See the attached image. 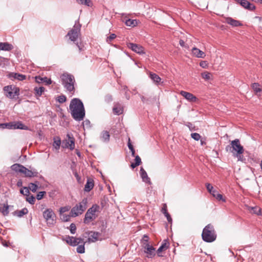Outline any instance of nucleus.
<instances>
[{
  "label": "nucleus",
  "mask_w": 262,
  "mask_h": 262,
  "mask_svg": "<svg viewBox=\"0 0 262 262\" xmlns=\"http://www.w3.org/2000/svg\"><path fill=\"white\" fill-rule=\"evenodd\" d=\"M100 139L104 142H108L110 139V135L108 131L103 130L100 134Z\"/></svg>",
  "instance_id": "obj_28"
},
{
  "label": "nucleus",
  "mask_w": 262,
  "mask_h": 262,
  "mask_svg": "<svg viewBox=\"0 0 262 262\" xmlns=\"http://www.w3.org/2000/svg\"><path fill=\"white\" fill-rule=\"evenodd\" d=\"M99 209V206L97 204H94L88 210L87 212H88L89 213H92L94 215H96L95 213L98 211Z\"/></svg>",
  "instance_id": "obj_33"
},
{
  "label": "nucleus",
  "mask_w": 262,
  "mask_h": 262,
  "mask_svg": "<svg viewBox=\"0 0 262 262\" xmlns=\"http://www.w3.org/2000/svg\"><path fill=\"white\" fill-rule=\"evenodd\" d=\"M28 213V210L27 208H24L20 210L15 211L13 214L19 217H22L24 215L27 214Z\"/></svg>",
  "instance_id": "obj_30"
},
{
  "label": "nucleus",
  "mask_w": 262,
  "mask_h": 262,
  "mask_svg": "<svg viewBox=\"0 0 262 262\" xmlns=\"http://www.w3.org/2000/svg\"><path fill=\"white\" fill-rule=\"evenodd\" d=\"M113 111L115 115H119L123 113V108L120 103L117 102L114 103Z\"/></svg>",
  "instance_id": "obj_22"
},
{
  "label": "nucleus",
  "mask_w": 262,
  "mask_h": 262,
  "mask_svg": "<svg viewBox=\"0 0 262 262\" xmlns=\"http://www.w3.org/2000/svg\"><path fill=\"white\" fill-rule=\"evenodd\" d=\"M161 212L165 215L168 213L167 206L166 204H164L161 209Z\"/></svg>",
  "instance_id": "obj_59"
},
{
  "label": "nucleus",
  "mask_w": 262,
  "mask_h": 262,
  "mask_svg": "<svg viewBox=\"0 0 262 262\" xmlns=\"http://www.w3.org/2000/svg\"><path fill=\"white\" fill-rule=\"evenodd\" d=\"M5 96L11 99L16 100L20 94V89L14 85H9L4 87Z\"/></svg>",
  "instance_id": "obj_6"
},
{
  "label": "nucleus",
  "mask_w": 262,
  "mask_h": 262,
  "mask_svg": "<svg viewBox=\"0 0 262 262\" xmlns=\"http://www.w3.org/2000/svg\"><path fill=\"white\" fill-rule=\"evenodd\" d=\"M85 243L84 240H83L82 243H80V244L78 245L76 249V251L78 253L82 254L85 252Z\"/></svg>",
  "instance_id": "obj_32"
},
{
  "label": "nucleus",
  "mask_w": 262,
  "mask_h": 262,
  "mask_svg": "<svg viewBox=\"0 0 262 262\" xmlns=\"http://www.w3.org/2000/svg\"><path fill=\"white\" fill-rule=\"evenodd\" d=\"M191 52L192 54L197 58H204L206 56L205 53L203 51L196 47H193L192 49Z\"/></svg>",
  "instance_id": "obj_20"
},
{
  "label": "nucleus",
  "mask_w": 262,
  "mask_h": 262,
  "mask_svg": "<svg viewBox=\"0 0 262 262\" xmlns=\"http://www.w3.org/2000/svg\"><path fill=\"white\" fill-rule=\"evenodd\" d=\"M29 188L33 192H35L36 191V190L38 188V186L36 184L33 183H30L29 184Z\"/></svg>",
  "instance_id": "obj_46"
},
{
  "label": "nucleus",
  "mask_w": 262,
  "mask_h": 262,
  "mask_svg": "<svg viewBox=\"0 0 262 262\" xmlns=\"http://www.w3.org/2000/svg\"><path fill=\"white\" fill-rule=\"evenodd\" d=\"M206 188L207 190L211 193L212 191H213L214 189L213 188V187L209 183L206 184Z\"/></svg>",
  "instance_id": "obj_58"
},
{
  "label": "nucleus",
  "mask_w": 262,
  "mask_h": 262,
  "mask_svg": "<svg viewBox=\"0 0 262 262\" xmlns=\"http://www.w3.org/2000/svg\"><path fill=\"white\" fill-rule=\"evenodd\" d=\"M127 46L129 49L138 54H143L145 53L144 48L140 45L129 42L127 44Z\"/></svg>",
  "instance_id": "obj_13"
},
{
  "label": "nucleus",
  "mask_w": 262,
  "mask_h": 262,
  "mask_svg": "<svg viewBox=\"0 0 262 262\" xmlns=\"http://www.w3.org/2000/svg\"><path fill=\"white\" fill-rule=\"evenodd\" d=\"M135 163L138 165H140L141 163V159L138 155H135Z\"/></svg>",
  "instance_id": "obj_56"
},
{
  "label": "nucleus",
  "mask_w": 262,
  "mask_h": 262,
  "mask_svg": "<svg viewBox=\"0 0 262 262\" xmlns=\"http://www.w3.org/2000/svg\"><path fill=\"white\" fill-rule=\"evenodd\" d=\"M105 101L110 103L113 101V96L111 94H107L104 98Z\"/></svg>",
  "instance_id": "obj_55"
},
{
  "label": "nucleus",
  "mask_w": 262,
  "mask_h": 262,
  "mask_svg": "<svg viewBox=\"0 0 262 262\" xmlns=\"http://www.w3.org/2000/svg\"><path fill=\"white\" fill-rule=\"evenodd\" d=\"M127 146L129 148V149L131 151V155L132 157H135V150L134 148V146L133 145H132L131 142H130V138H128V142H127Z\"/></svg>",
  "instance_id": "obj_40"
},
{
  "label": "nucleus",
  "mask_w": 262,
  "mask_h": 262,
  "mask_svg": "<svg viewBox=\"0 0 262 262\" xmlns=\"http://www.w3.org/2000/svg\"><path fill=\"white\" fill-rule=\"evenodd\" d=\"M12 129H19L23 130H29L28 126L24 125L21 121L12 122Z\"/></svg>",
  "instance_id": "obj_17"
},
{
  "label": "nucleus",
  "mask_w": 262,
  "mask_h": 262,
  "mask_svg": "<svg viewBox=\"0 0 262 262\" xmlns=\"http://www.w3.org/2000/svg\"><path fill=\"white\" fill-rule=\"evenodd\" d=\"M94 181L92 179H88L84 186V190L86 192L90 191L94 187Z\"/></svg>",
  "instance_id": "obj_27"
},
{
  "label": "nucleus",
  "mask_w": 262,
  "mask_h": 262,
  "mask_svg": "<svg viewBox=\"0 0 262 262\" xmlns=\"http://www.w3.org/2000/svg\"><path fill=\"white\" fill-rule=\"evenodd\" d=\"M97 217V215L89 213V212L86 211L83 219V223L85 224H89L91 221L95 220Z\"/></svg>",
  "instance_id": "obj_21"
},
{
  "label": "nucleus",
  "mask_w": 262,
  "mask_h": 262,
  "mask_svg": "<svg viewBox=\"0 0 262 262\" xmlns=\"http://www.w3.org/2000/svg\"><path fill=\"white\" fill-rule=\"evenodd\" d=\"M9 78L11 79L13 78L19 81H23L26 79V76L18 73L11 72L9 74Z\"/></svg>",
  "instance_id": "obj_18"
},
{
  "label": "nucleus",
  "mask_w": 262,
  "mask_h": 262,
  "mask_svg": "<svg viewBox=\"0 0 262 262\" xmlns=\"http://www.w3.org/2000/svg\"><path fill=\"white\" fill-rule=\"evenodd\" d=\"M35 91V94L36 96H40L42 95V93L44 92L45 89L43 86L39 87H35L34 89Z\"/></svg>",
  "instance_id": "obj_34"
},
{
  "label": "nucleus",
  "mask_w": 262,
  "mask_h": 262,
  "mask_svg": "<svg viewBox=\"0 0 262 262\" xmlns=\"http://www.w3.org/2000/svg\"><path fill=\"white\" fill-rule=\"evenodd\" d=\"M101 226L100 227V230L101 232L105 233L106 231V229L107 228V224L106 222H104L103 221L101 222Z\"/></svg>",
  "instance_id": "obj_53"
},
{
  "label": "nucleus",
  "mask_w": 262,
  "mask_h": 262,
  "mask_svg": "<svg viewBox=\"0 0 262 262\" xmlns=\"http://www.w3.org/2000/svg\"><path fill=\"white\" fill-rule=\"evenodd\" d=\"M226 23L232 27H238L242 26V24L239 21L235 20L230 17H228L226 18Z\"/></svg>",
  "instance_id": "obj_23"
},
{
  "label": "nucleus",
  "mask_w": 262,
  "mask_h": 262,
  "mask_svg": "<svg viewBox=\"0 0 262 262\" xmlns=\"http://www.w3.org/2000/svg\"><path fill=\"white\" fill-rule=\"evenodd\" d=\"M23 189L25 190L24 191L25 195L29 196V194H30L29 188L27 187H23Z\"/></svg>",
  "instance_id": "obj_62"
},
{
  "label": "nucleus",
  "mask_w": 262,
  "mask_h": 262,
  "mask_svg": "<svg viewBox=\"0 0 262 262\" xmlns=\"http://www.w3.org/2000/svg\"><path fill=\"white\" fill-rule=\"evenodd\" d=\"M179 44L182 47H185L186 48H188V46H186L185 45V42L183 40L180 39L179 40Z\"/></svg>",
  "instance_id": "obj_63"
},
{
  "label": "nucleus",
  "mask_w": 262,
  "mask_h": 262,
  "mask_svg": "<svg viewBox=\"0 0 262 262\" xmlns=\"http://www.w3.org/2000/svg\"><path fill=\"white\" fill-rule=\"evenodd\" d=\"M180 94L189 102H195L198 100V98L190 93L181 91Z\"/></svg>",
  "instance_id": "obj_15"
},
{
  "label": "nucleus",
  "mask_w": 262,
  "mask_h": 262,
  "mask_svg": "<svg viewBox=\"0 0 262 262\" xmlns=\"http://www.w3.org/2000/svg\"><path fill=\"white\" fill-rule=\"evenodd\" d=\"M70 230L72 234H75L76 230V227L74 223H72L70 226Z\"/></svg>",
  "instance_id": "obj_54"
},
{
  "label": "nucleus",
  "mask_w": 262,
  "mask_h": 262,
  "mask_svg": "<svg viewBox=\"0 0 262 262\" xmlns=\"http://www.w3.org/2000/svg\"><path fill=\"white\" fill-rule=\"evenodd\" d=\"M27 201H28L30 204L34 205L35 202V198L31 195V196H28L26 198Z\"/></svg>",
  "instance_id": "obj_48"
},
{
  "label": "nucleus",
  "mask_w": 262,
  "mask_h": 262,
  "mask_svg": "<svg viewBox=\"0 0 262 262\" xmlns=\"http://www.w3.org/2000/svg\"><path fill=\"white\" fill-rule=\"evenodd\" d=\"M200 66L206 68L208 66V63L206 61H202L200 62Z\"/></svg>",
  "instance_id": "obj_60"
},
{
  "label": "nucleus",
  "mask_w": 262,
  "mask_h": 262,
  "mask_svg": "<svg viewBox=\"0 0 262 262\" xmlns=\"http://www.w3.org/2000/svg\"><path fill=\"white\" fill-rule=\"evenodd\" d=\"M226 151L230 150L237 158L238 160H242L243 156L242 155L244 151L243 146L241 144L240 141L236 139L231 142V145H228L226 147Z\"/></svg>",
  "instance_id": "obj_4"
},
{
  "label": "nucleus",
  "mask_w": 262,
  "mask_h": 262,
  "mask_svg": "<svg viewBox=\"0 0 262 262\" xmlns=\"http://www.w3.org/2000/svg\"><path fill=\"white\" fill-rule=\"evenodd\" d=\"M61 144V140L59 137H56V138H54V143L53 146L56 149H59L60 148V145Z\"/></svg>",
  "instance_id": "obj_38"
},
{
  "label": "nucleus",
  "mask_w": 262,
  "mask_h": 262,
  "mask_svg": "<svg viewBox=\"0 0 262 262\" xmlns=\"http://www.w3.org/2000/svg\"><path fill=\"white\" fill-rule=\"evenodd\" d=\"M249 210L251 211L252 213L257 215H260L261 213V209L257 206L249 207Z\"/></svg>",
  "instance_id": "obj_39"
},
{
  "label": "nucleus",
  "mask_w": 262,
  "mask_h": 262,
  "mask_svg": "<svg viewBox=\"0 0 262 262\" xmlns=\"http://www.w3.org/2000/svg\"><path fill=\"white\" fill-rule=\"evenodd\" d=\"M165 216L167 218V221L168 222V223H172V218L171 217L169 213H168L165 214Z\"/></svg>",
  "instance_id": "obj_61"
},
{
  "label": "nucleus",
  "mask_w": 262,
  "mask_h": 262,
  "mask_svg": "<svg viewBox=\"0 0 262 262\" xmlns=\"http://www.w3.org/2000/svg\"><path fill=\"white\" fill-rule=\"evenodd\" d=\"M56 100L60 103H63L67 101V97L64 95H61L57 97Z\"/></svg>",
  "instance_id": "obj_42"
},
{
  "label": "nucleus",
  "mask_w": 262,
  "mask_h": 262,
  "mask_svg": "<svg viewBox=\"0 0 262 262\" xmlns=\"http://www.w3.org/2000/svg\"><path fill=\"white\" fill-rule=\"evenodd\" d=\"M35 81L38 83H45L47 85H50L52 83L51 79H48L47 77H41L40 76L35 77Z\"/></svg>",
  "instance_id": "obj_24"
},
{
  "label": "nucleus",
  "mask_w": 262,
  "mask_h": 262,
  "mask_svg": "<svg viewBox=\"0 0 262 262\" xmlns=\"http://www.w3.org/2000/svg\"><path fill=\"white\" fill-rule=\"evenodd\" d=\"M185 125L187 126L190 131H194L196 130L195 126L191 122H187L185 123Z\"/></svg>",
  "instance_id": "obj_50"
},
{
  "label": "nucleus",
  "mask_w": 262,
  "mask_h": 262,
  "mask_svg": "<svg viewBox=\"0 0 262 262\" xmlns=\"http://www.w3.org/2000/svg\"><path fill=\"white\" fill-rule=\"evenodd\" d=\"M81 25L78 20H76L72 29L69 31L67 36L69 37L70 39L75 42L78 38L80 34Z\"/></svg>",
  "instance_id": "obj_9"
},
{
  "label": "nucleus",
  "mask_w": 262,
  "mask_h": 262,
  "mask_svg": "<svg viewBox=\"0 0 262 262\" xmlns=\"http://www.w3.org/2000/svg\"><path fill=\"white\" fill-rule=\"evenodd\" d=\"M235 1L246 9L250 11H253L255 9V6L247 0H235Z\"/></svg>",
  "instance_id": "obj_14"
},
{
  "label": "nucleus",
  "mask_w": 262,
  "mask_h": 262,
  "mask_svg": "<svg viewBox=\"0 0 262 262\" xmlns=\"http://www.w3.org/2000/svg\"><path fill=\"white\" fill-rule=\"evenodd\" d=\"M46 194V192L45 191H39L37 193L36 199L38 200H40L43 198L44 195Z\"/></svg>",
  "instance_id": "obj_49"
},
{
  "label": "nucleus",
  "mask_w": 262,
  "mask_h": 262,
  "mask_svg": "<svg viewBox=\"0 0 262 262\" xmlns=\"http://www.w3.org/2000/svg\"><path fill=\"white\" fill-rule=\"evenodd\" d=\"M30 169H28L21 164L15 163L11 166L12 170L23 173L25 177L27 178L36 177L38 172L36 169L30 167Z\"/></svg>",
  "instance_id": "obj_3"
},
{
  "label": "nucleus",
  "mask_w": 262,
  "mask_h": 262,
  "mask_svg": "<svg viewBox=\"0 0 262 262\" xmlns=\"http://www.w3.org/2000/svg\"><path fill=\"white\" fill-rule=\"evenodd\" d=\"M11 124H12L11 122L1 123L0 127L3 129H4V128L12 129V125Z\"/></svg>",
  "instance_id": "obj_44"
},
{
  "label": "nucleus",
  "mask_w": 262,
  "mask_h": 262,
  "mask_svg": "<svg viewBox=\"0 0 262 262\" xmlns=\"http://www.w3.org/2000/svg\"><path fill=\"white\" fill-rule=\"evenodd\" d=\"M70 209V207L69 206L60 207L59 209L60 214H62L63 213L68 211Z\"/></svg>",
  "instance_id": "obj_52"
},
{
  "label": "nucleus",
  "mask_w": 262,
  "mask_h": 262,
  "mask_svg": "<svg viewBox=\"0 0 262 262\" xmlns=\"http://www.w3.org/2000/svg\"><path fill=\"white\" fill-rule=\"evenodd\" d=\"M77 3L81 5L90 6L92 5L91 0H76Z\"/></svg>",
  "instance_id": "obj_41"
},
{
  "label": "nucleus",
  "mask_w": 262,
  "mask_h": 262,
  "mask_svg": "<svg viewBox=\"0 0 262 262\" xmlns=\"http://www.w3.org/2000/svg\"><path fill=\"white\" fill-rule=\"evenodd\" d=\"M87 199H84L81 202L73 207L71 210V215L73 217L81 215L85 211L86 208Z\"/></svg>",
  "instance_id": "obj_7"
},
{
  "label": "nucleus",
  "mask_w": 262,
  "mask_h": 262,
  "mask_svg": "<svg viewBox=\"0 0 262 262\" xmlns=\"http://www.w3.org/2000/svg\"><path fill=\"white\" fill-rule=\"evenodd\" d=\"M9 207L8 204H4L2 207H1V211L4 216H6L9 214Z\"/></svg>",
  "instance_id": "obj_37"
},
{
  "label": "nucleus",
  "mask_w": 262,
  "mask_h": 262,
  "mask_svg": "<svg viewBox=\"0 0 262 262\" xmlns=\"http://www.w3.org/2000/svg\"><path fill=\"white\" fill-rule=\"evenodd\" d=\"M116 37V35L114 33H112L108 37H107L106 41L107 42H110Z\"/></svg>",
  "instance_id": "obj_57"
},
{
  "label": "nucleus",
  "mask_w": 262,
  "mask_h": 262,
  "mask_svg": "<svg viewBox=\"0 0 262 262\" xmlns=\"http://www.w3.org/2000/svg\"><path fill=\"white\" fill-rule=\"evenodd\" d=\"M202 238L206 243H211L216 239V234L213 225L209 224L204 228Z\"/></svg>",
  "instance_id": "obj_5"
},
{
  "label": "nucleus",
  "mask_w": 262,
  "mask_h": 262,
  "mask_svg": "<svg viewBox=\"0 0 262 262\" xmlns=\"http://www.w3.org/2000/svg\"><path fill=\"white\" fill-rule=\"evenodd\" d=\"M140 174L144 182L149 184H151L150 178L148 177L147 172L142 167L140 168Z\"/></svg>",
  "instance_id": "obj_19"
},
{
  "label": "nucleus",
  "mask_w": 262,
  "mask_h": 262,
  "mask_svg": "<svg viewBox=\"0 0 262 262\" xmlns=\"http://www.w3.org/2000/svg\"><path fill=\"white\" fill-rule=\"evenodd\" d=\"M69 109L73 118L77 121L83 120L85 112L84 105L82 101L77 98L71 100L69 105Z\"/></svg>",
  "instance_id": "obj_1"
},
{
  "label": "nucleus",
  "mask_w": 262,
  "mask_h": 262,
  "mask_svg": "<svg viewBox=\"0 0 262 262\" xmlns=\"http://www.w3.org/2000/svg\"><path fill=\"white\" fill-rule=\"evenodd\" d=\"M211 194L217 200L219 201L222 200L223 202H225V199L223 198V195L219 193L215 189L212 191Z\"/></svg>",
  "instance_id": "obj_36"
},
{
  "label": "nucleus",
  "mask_w": 262,
  "mask_h": 262,
  "mask_svg": "<svg viewBox=\"0 0 262 262\" xmlns=\"http://www.w3.org/2000/svg\"><path fill=\"white\" fill-rule=\"evenodd\" d=\"M60 78L61 84L67 91L74 95L75 91L74 85L76 83L74 76L68 73H64L60 76Z\"/></svg>",
  "instance_id": "obj_2"
},
{
  "label": "nucleus",
  "mask_w": 262,
  "mask_h": 262,
  "mask_svg": "<svg viewBox=\"0 0 262 262\" xmlns=\"http://www.w3.org/2000/svg\"><path fill=\"white\" fill-rule=\"evenodd\" d=\"M143 251L147 254L146 257L148 258H154L156 254V249L150 244L142 245Z\"/></svg>",
  "instance_id": "obj_10"
},
{
  "label": "nucleus",
  "mask_w": 262,
  "mask_h": 262,
  "mask_svg": "<svg viewBox=\"0 0 262 262\" xmlns=\"http://www.w3.org/2000/svg\"><path fill=\"white\" fill-rule=\"evenodd\" d=\"M61 219L63 222H69L70 220L71 217L72 216L71 215V212H70V214H61Z\"/></svg>",
  "instance_id": "obj_45"
},
{
  "label": "nucleus",
  "mask_w": 262,
  "mask_h": 262,
  "mask_svg": "<svg viewBox=\"0 0 262 262\" xmlns=\"http://www.w3.org/2000/svg\"><path fill=\"white\" fill-rule=\"evenodd\" d=\"M191 137L195 141H199L201 137L199 134L193 133L191 134Z\"/></svg>",
  "instance_id": "obj_51"
},
{
  "label": "nucleus",
  "mask_w": 262,
  "mask_h": 262,
  "mask_svg": "<svg viewBox=\"0 0 262 262\" xmlns=\"http://www.w3.org/2000/svg\"><path fill=\"white\" fill-rule=\"evenodd\" d=\"M138 20L137 19H127L125 20V24L126 26L134 27L138 25Z\"/></svg>",
  "instance_id": "obj_31"
},
{
  "label": "nucleus",
  "mask_w": 262,
  "mask_h": 262,
  "mask_svg": "<svg viewBox=\"0 0 262 262\" xmlns=\"http://www.w3.org/2000/svg\"><path fill=\"white\" fill-rule=\"evenodd\" d=\"M67 137L68 140H63L62 143V147L63 148H69L71 150L75 148V139L73 137H71L70 134H67Z\"/></svg>",
  "instance_id": "obj_11"
},
{
  "label": "nucleus",
  "mask_w": 262,
  "mask_h": 262,
  "mask_svg": "<svg viewBox=\"0 0 262 262\" xmlns=\"http://www.w3.org/2000/svg\"><path fill=\"white\" fill-rule=\"evenodd\" d=\"M140 95V97L142 100V101L144 103L146 101L148 100V99H147L146 98H145V97H144L143 95Z\"/></svg>",
  "instance_id": "obj_64"
},
{
  "label": "nucleus",
  "mask_w": 262,
  "mask_h": 262,
  "mask_svg": "<svg viewBox=\"0 0 262 262\" xmlns=\"http://www.w3.org/2000/svg\"><path fill=\"white\" fill-rule=\"evenodd\" d=\"M43 216L49 227H52L56 224V215L52 209H46L43 212Z\"/></svg>",
  "instance_id": "obj_8"
},
{
  "label": "nucleus",
  "mask_w": 262,
  "mask_h": 262,
  "mask_svg": "<svg viewBox=\"0 0 262 262\" xmlns=\"http://www.w3.org/2000/svg\"><path fill=\"white\" fill-rule=\"evenodd\" d=\"M251 87L256 94L260 93L262 91L260 85L258 83L254 82L252 83L251 84Z\"/></svg>",
  "instance_id": "obj_35"
},
{
  "label": "nucleus",
  "mask_w": 262,
  "mask_h": 262,
  "mask_svg": "<svg viewBox=\"0 0 262 262\" xmlns=\"http://www.w3.org/2000/svg\"><path fill=\"white\" fill-rule=\"evenodd\" d=\"M149 77L156 85H159L160 84L161 78L157 74L150 72Z\"/></svg>",
  "instance_id": "obj_29"
},
{
  "label": "nucleus",
  "mask_w": 262,
  "mask_h": 262,
  "mask_svg": "<svg viewBox=\"0 0 262 262\" xmlns=\"http://www.w3.org/2000/svg\"><path fill=\"white\" fill-rule=\"evenodd\" d=\"M86 233L89 236L88 238L89 242L94 243L98 240V237L101 235V233L96 231H89Z\"/></svg>",
  "instance_id": "obj_16"
},
{
  "label": "nucleus",
  "mask_w": 262,
  "mask_h": 262,
  "mask_svg": "<svg viewBox=\"0 0 262 262\" xmlns=\"http://www.w3.org/2000/svg\"><path fill=\"white\" fill-rule=\"evenodd\" d=\"M149 236L146 234H144L142 239V245H144V244H149Z\"/></svg>",
  "instance_id": "obj_47"
},
{
  "label": "nucleus",
  "mask_w": 262,
  "mask_h": 262,
  "mask_svg": "<svg viewBox=\"0 0 262 262\" xmlns=\"http://www.w3.org/2000/svg\"><path fill=\"white\" fill-rule=\"evenodd\" d=\"M83 240V239L81 237L68 236L66 237V241L70 246L75 247L82 243Z\"/></svg>",
  "instance_id": "obj_12"
},
{
  "label": "nucleus",
  "mask_w": 262,
  "mask_h": 262,
  "mask_svg": "<svg viewBox=\"0 0 262 262\" xmlns=\"http://www.w3.org/2000/svg\"><path fill=\"white\" fill-rule=\"evenodd\" d=\"M13 49V45L7 42H0V50L10 51Z\"/></svg>",
  "instance_id": "obj_26"
},
{
  "label": "nucleus",
  "mask_w": 262,
  "mask_h": 262,
  "mask_svg": "<svg viewBox=\"0 0 262 262\" xmlns=\"http://www.w3.org/2000/svg\"><path fill=\"white\" fill-rule=\"evenodd\" d=\"M169 246V243L166 241L164 240L160 247L158 249V250L156 251V253H157V255L159 257H161L162 255L161 254V252L164 250H166L168 248Z\"/></svg>",
  "instance_id": "obj_25"
},
{
  "label": "nucleus",
  "mask_w": 262,
  "mask_h": 262,
  "mask_svg": "<svg viewBox=\"0 0 262 262\" xmlns=\"http://www.w3.org/2000/svg\"><path fill=\"white\" fill-rule=\"evenodd\" d=\"M201 76H202V78H204V79H205L206 80H209V79H210L211 74L209 72H205L202 73L201 74Z\"/></svg>",
  "instance_id": "obj_43"
}]
</instances>
